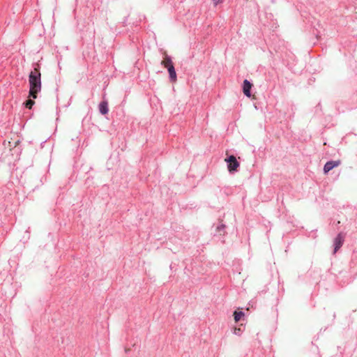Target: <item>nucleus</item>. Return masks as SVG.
I'll use <instances>...</instances> for the list:
<instances>
[{
  "label": "nucleus",
  "instance_id": "obj_8",
  "mask_svg": "<svg viewBox=\"0 0 357 357\" xmlns=\"http://www.w3.org/2000/svg\"><path fill=\"white\" fill-rule=\"evenodd\" d=\"M161 64L165 67H169V65H174L172 59L167 54H165L164 59L161 62Z\"/></svg>",
  "mask_w": 357,
  "mask_h": 357
},
{
  "label": "nucleus",
  "instance_id": "obj_3",
  "mask_svg": "<svg viewBox=\"0 0 357 357\" xmlns=\"http://www.w3.org/2000/svg\"><path fill=\"white\" fill-rule=\"evenodd\" d=\"M344 237H345V235L342 232H340L334 238V241H333V246H334L333 253L334 254H335L338 251V250L342 246L344 241Z\"/></svg>",
  "mask_w": 357,
  "mask_h": 357
},
{
  "label": "nucleus",
  "instance_id": "obj_9",
  "mask_svg": "<svg viewBox=\"0 0 357 357\" xmlns=\"http://www.w3.org/2000/svg\"><path fill=\"white\" fill-rule=\"evenodd\" d=\"M226 226L224 224L219 225L216 228V231L220 236L225 235Z\"/></svg>",
  "mask_w": 357,
  "mask_h": 357
},
{
  "label": "nucleus",
  "instance_id": "obj_7",
  "mask_svg": "<svg viewBox=\"0 0 357 357\" xmlns=\"http://www.w3.org/2000/svg\"><path fill=\"white\" fill-rule=\"evenodd\" d=\"M99 112L101 114H107L109 112L108 102L107 100H102L100 102L99 106Z\"/></svg>",
  "mask_w": 357,
  "mask_h": 357
},
{
  "label": "nucleus",
  "instance_id": "obj_1",
  "mask_svg": "<svg viewBox=\"0 0 357 357\" xmlns=\"http://www.w3.org/2000/svg\"><path fill=\"white\" fill-rule=\"evenodd\" d=\"M29 82L30 86L29 96L36 99L37 98L38 93L41 90V74L39 64H35L33 70L29 74Z\"/></svg>",
  "mask_w": 357,
  "mask_h": 357
},
{
  "label": "nucleus",
  "instance_id": "obj_10",
  "mask_svg": "<svg viewBox=\"0 0 357 357\" xmlns=\"http://www.w3.org/2000/svg\"><path fill=\"white\" fill-rule=\"evenodd\" d=\"M244 316V312L242 311H235L234 312V318L236 322H238L241 320L242 317Z\"/></svg>",
  "mask_w": 357,
  "mask_h": 357
},
{
  "label": "nucleus",
  "instance_id": "obj_2",
  "mask_svg": "<svg viewBox=\"0 0 357 357\" xmlns=\"http://www.w3.org/2000/svg\"><path fill=\"white\" fill-rule=\"evenodd\" d=\"M225 160L227 164V169L230 174H234L238 172L240 163L234 155H229Z\"/></svg>",
  "mask_w": 357,
  "mask_h": 357
},
{
  "label": "nucleus",
  "instance_id": "obj_11",
  "mask_svg": "<svg viewBox=\"0 0 357 357\" xmlns=\"http://www.w3.org/2000/svg\"><path fill=\"white\" fill-rule=\"evenodd\" d=\"M34 103L35 102L33 100L29 99L24 102V105L26 108L31 109Z\"/></svg>",
  "mask_w": 357,
  "mask_h": 357
},
{
  "label": "nucleus",
  "instance_id": "obj_4",
  "mask_svg": "<svg viewBox=\"0 0 357 357\" xmlns=\"http://www.w3.org/2000/svg\"><path fill=\"white\" fill-rule=\"evenodd\" d=\"M340 160H330L328 161L324 167V172L325 174L328 173L333 168L339 166L340 165Z\"/></svg>",
  "mask_w": 357,
  "mask_h": 357
},
{
  "label": "nucleus",
  "instance_id": "obj_6",
  "mask_svg": "<svg viewBox=\"0 0 357 357\" xmlns=\"http://www.w3.org/2000/svg\"><path fill=\"white\" fill-rule=\"evenodd\" d=\"M169 73V79L172 82L176 81V73L174 65H169V67L166 68Z\"/></svg>",
  "mask_w": 357,
  "mask_h": 357
},
{
  "label": "nucleus",
  "instance_id": "obj_12",
  "mask_svg": "<svg viewBox=\"0 0 357 357\" xmlns=\"http://www.w3.org/2000/svg\"><path fill=\"white\" fill-rule=\"evenodd\" d=\"M224 0H213V5L217 6L218 4L222 3Z\"/></svg>",
  "mask_w": 357,
  "mask_h": 357
},
{
  "label": "nucleus",
  "instance_id": "obj_5",
  "mask_svg": "<svg viewBox=\"0 0 357 357\" xmlns=\"http://www.w3.org/2000/svg\"><path fill=\"white\" fill-rule=\"evenodd\" d=\"M252 84L248 79H244L243 83V92L244 95L248 98L251 97V89Z\"/></svg>",
  "mask_w": 357,
  "mask_h": 357
}]
</instances>
